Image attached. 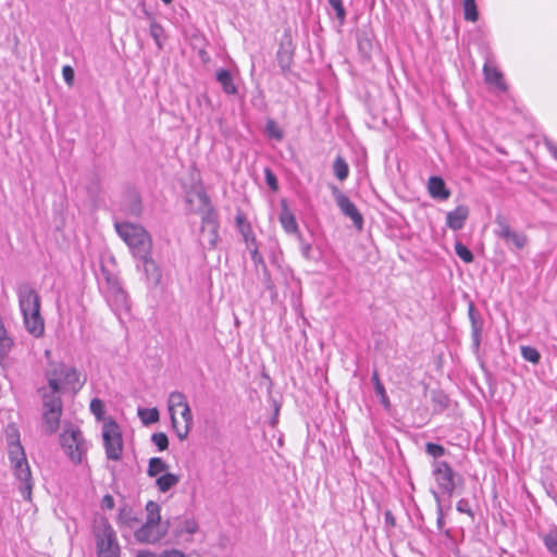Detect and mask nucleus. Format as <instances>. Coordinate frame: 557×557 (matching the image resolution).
I'll return each mask as SVG.
<instances>
[{
  "label": "nucleus",
  "mask_w": 557,
  "mask_h": 557,
  "mask_svg": "<svg viewBox=\"0 0 557 557\" xmlns=\"http://www.w3.org/2000/svg\"><path fill=\"white\" fill-rule=\"evenodd\" d=\"M137 414L145 425L157 423L160 419L158 408H138Z\"/></svg>",
  "instance_id": "nucleus-26"
},
{
  "label": "nucleus",
  "mask_w": 557,
  "mask_h": 557,
  "mask_svg": "<svg viewBox=\"0 0 557 557\" xmlns=\"http://www.w3.org/2000/svg\"><path fill=\"white\" fill-rule=\"evenodd\" d=\"M330 5L335 10L337 18L343 21L345 18L346 12L343 5L342 0H327Z\"/></svg>",
  "instance_id": "nucleus-40"
},
{
  "label": "nucleus",
  "mask_w": 557,
  "mask_h": 557,
  "mask_svg": "<svg viewBox=\"0 0 557 557\" xmlns=\"http://www.w3.org/2000/svg\"><path fill=\"white\" fill-rule=\"evenodd\" d=\"M331 189L332 195L336 201V205L342 211V213L349 218L358 230H361L363 225V218L362 214L357 209V207L336 186H332Z\"/></svg>",
  "instance_id": "nucleus-13"
},
{
  "label": "nucleus",
  "mask_w": 557,
  "mask_h": 557,
  "mask_svg": "<svg viewBox=\"0 0 557 557\" xmlns=\"http://www.w3.org/2000/svg\"><path fill=\"white\" fill-rule=\"evenodd\" d=\"M521 355L524 360H527L533 364H537L541 359V355H540L539 350L531 346H521Z\"/></svg>",
  "instance_id": "nucleus-33"
},
{
  "label": "nucleus",
  "mask_w": 557,
  "mask_h": 557,
  "mask_svg": "<svg viewBox=\"0 0 557 557\" xmlns=\"http://www.w3.org/2000/svg\"><path fill=\"white\" fill-rule=\"evenodd\" d=\"M90 411L96 417L97 420H104V404L99 398H94L90 401Z\"/></svg>",
  "instance_id": "nucleus-35"
},
{
  "label": "nucleus",
  "mask_w": 557,
  "mask_h": 557,
  "mask_svg": "<svg viewBox=\"0 0 557 557\" xmlns=\"http://www.w3.org/2000/svg\"><path fill=\"white\" fill-rule=\"evenodd\" d=\"M469 216V208L465 205L458 206L446 215V225L453 231H459L463 227Z\"/></svg>",
  "instance_id": "nucleus-18"
},
{
  "label": "nucleus",
  "mask_w": 557,
  "mask_h": 557,
  "mask_svg": "<svg viewBox=\"0 0 557 557\" xmlns=\"http://www.w3.org/2000/svg\"><path fill=\"white\" fill-rule=\"evenodd\" d=\"M4 334H8V332H7V329L4 326L2 319L0 318V336H3Z\"/></svg>",
  "instance_id": "nucleus-50"
},
{
  "label": "nucleus",
  "mask_w": 557,
  "mask_h": 557,
  "mask_svg": "<svg viewBox=\"0 0 557 557\" xmlns=\"http://www.w3.org/2000/svg\"><path fill=\"white\" fill-rule=\"evenodd\" d=\"M42 398V429L51 435L57 432L62 414L61 396L40 388Z\"/></svg>",
  "instance_id": "nucleus-10"
},
{
  "label": "nucleus",
  "mask_w": 557,
  "mask_h": 557,
  "mask_svg": "<svg viewBox=\"0 0 557 557\" xmlns=\"http://www.w3.org/2000/svg\"><path fill=\"white\" fill-rule=\"evenodd\" d=\"M169 469V465L159 457L149 459L147 474L150 478H158Z\"/></svg>",
  "instance_id": "nucleus-25"
},
{
  "label": "nucleus",
  "mask_w": 557,
  "mask_h": 557,
  "mask_svg": "<svg viewBox=\"0 0 557 557\" xmlns=\"http://www.w3.org/2000/svg\"><path fill=\"white\" fill-rule=\"evenodd\" d=\"M371 381L373 382L376 395L380 397L381 404L384 408L388 409L391 406L384 385L382 384L377 371L372 373Z\"/></svg>",
  "instance_id": "nucleus-27"
},
{
  "label": "nucleus",
  "mask_w": 557,
  "mask_h": 557,
  "mask_svg": "<svg viewBox=\"0 0 557 557\" xmlns=\"http://www.w3.org/2000/svg\"><path fill=\"white\" fill-rule=\"evenodd\" d=\"M141 264H137L145 275L146 283L149 287H158L162 281V271L159 264L153 260L152 253L138 259Z\"/></svg>",
  "instance_id": "nucleus-17"
},
{
  "label": "nucleus",
  "mask_w": 557,
  "mask_h": 557,
  "mask_svg": "<svg viewBox=\"0 0 557 557\" xmlns=\"http://www.w3.org/2000/svg\"><path fill=\"white\" fill-rule=\"evenodd\" d=\"M433 474L442 492L451 495L456 483L455 473L449 465L445 461H434Z\"/></svg>",
  "instance_id": "nucleus-15"
},
{
  "label": "nucleus",
  "mask_w": 557,
  "mask_h": 557,
  "mask_svg": "<svg viewBox=\"0 0 557 557\" xmlns=\"http://www.w3.org/2000/svg\"><path fill=\"white\" fill-rule=\"evenodd\" d=\"M136 557H157V554L149 550H139L136 554Z\"/></svg>",
  "instance_id": "nucleus-48"
},
{
  "label": "nucleus",
  "mask_w": 557,
  "mask_h": 557,
  "mask_svg": "<svg viewBox=\"0 0 557 557\" xmlns=\"http://www.w3.org/2000/svg\"><path fill=\"white\" fill-rule=\"evenodd\" d=\"M469 314H470V318L472 320V329H473L474 341L478 344L479 343V336H480V327L476 325V323L474 321V318H473V314H472V306H470Z\"/></svg>",
  "instance_id": "nucleus-47"
},
{
  "label": "nucleus",
  "mask_w": 557,
  "mask_h": 557,
  "mask_svg": "<svg viewBox=\"0 0 557 557\" xmlns=\"http://www.w3.org/2000/svg\"><path fill=\"white\" fill-rule=\"evenodd\" d=\"M165 4H170L172 0H162Z\"/></svg>",
  "instance_id": "nucleus-52"
},
{
  "label": "nucleus",
  "mask_w": 557,
  "mask_h": 557,
  "mask_svg": "<svg viewBox=\"0 0 557 557\" xmlns=\"http://www.w3.org/2000/svg\"><path fill=\"white\" fill-rule=\"evenodd\" d=\"M333 171H334L335 176L339 181H345L349 175V166H348L347 162L342 157H337L335 159L334 164H333Z\"/></svg>",
  "instance_id": "nucleus-29"
},
{
  "label": "nucleus",
  "mask_w": 557,
  "mask_h": 557,
  "mask_svg": "<svg viewBox=\"0 0 557 557\" xmlns=\"http://www.w3.org/2000/svg\"><path fill=\"white\" fill-rule=\"evenodd\" d=\"M543 542L549 553L557 556V528H552L543 536Z\"/></svg>",
  "instance_id": "nucleus-32"
},
{
  "label": "nucleus",
  "mask_w": 557,
  "mask_h": 557,
  "mask_svg": "<svg viewBox=\"0 0 557 557\" xmlns=\"http://www.w3.org/2000/svg\"><path fill=\"white\" fill-rule=\"evenodd\" d=\"M267 133L270 137L281 140L283 133L273 120H269L267 123Z\"/></svg>",
  "instance_id": "nucleus-37"
},
{
  "label": "nucleus",
  "mask_w": 557,
  "mask_h": 557,
  "mask_svg": "<svg viewBox=\"0 0 557 557\" xmlns=\"http://www.w3.org/2000/svg\"><path fill=\"white\" fill-rule=\"evenodd\" d=\"M97 557H120L121 548L116 533L106 518H98L92 524Z\"/></svg>",
  "instance_id": "nucleus-7"
},
{
  "label": "nucleus",
  "mask_w": 557,
  "mask_h": 557,
  "mask_svg": "<svg viewBox=\"0 0 557 557\" xmlns=\"http://www.w3.org/2000/svg\"><path fill=\"white\" fill-rule=\"evenodd\" d=\"M280 222L288 234H297L298 233V224L296 222L295 215L288 209L287 205L283 202V208L280 214Z\"/></svg>",
  "instance_id": "nucleus-22"
},
{
  "label": "nucleus",
  "mask_w": 557,
  "mask_h": 557,
  "mask_svg": "<svg viewBox=\"0 0 557 557\" xmlns=\"http://www.w3.org/2000/svg\"><path fill=\"white\" fill-rule=\"evenodd\" d=\"M48 386L42 389L61 396L63 388H70L77 392L82 388L84 382L75 368L67 367L64 363H53L46 372Z\"/></svg>",
  "instance_id": "nucleus-5"
},
{
  "label": "nucleus",
  "mask_w": 557,
  "mask_h": 557,
  "mask_svg": "<svg viewBox=\"0 0 557 557\" xmlns=\"http://www.w3.org/2000/svg\"><path fill=\"white\" fill-rule=\"evenodd\" d=\"M13 339L8 334L0 336V366L4 364V361L13 347Z\"/></svg>",
  "instance_id": "nucleus-31"
},
{
  "label": "nucleus",
  "mask_w": 557,
  "mask_h": 557,
  "mask_svg": "<svg viewBox=\"0 0 557 557\" xmlns=\"http://www.w3.org/2000/svg\"><path fill=\"white\" fill-rule=\"evenodd\" d=\"M425 450L430 456L434 458L442 457L445 454V448L442 445L434 443H428L425 445Z\"/></svg>",
  "instance_id": "nucleus-38"
},
{
  "label": "nucleus",
  "mask_w": 557,
  "mask_h": 557,
  "mask_svg": "<svg viewBox=\"0 0 557 557\" xmlns=\"http://www.w3.org/2000/svg\"><path fill=\"white\" fill-rule=\"evenodd\" d=\"M180 482V476L174 473H163L158 476L156 480V485L158 490L162 493H166L172 487L176 486Z\"/></svg>",
  "instance_id": "nucleus-23"
},
{
  "label": "nucleus",
  "mask_w": 557,
  "mask_h": 557,
  "mask_svg": "<svg viewBox=\"0 0 557 557\" xmlns=\"http://www.w3.org/2000/svg\"><path fill=\"white\" fill-rule=\"evenodd\" d=\"M18 307L23 317L25 330L35 338L45 334V319L41 315V299L39 294L27 283L16 288Z\"/></svg>",
  "instance_id": "nucleus-1"
},
{
  "label": "nucleus",
  "mask_w": 557,
  "mask_h": 557,
  "mask_svg": "<svg viewBox=\"0 0 557 557\" xmlns=\"http://www.w3.org/2000/svg\"><path fill=\"white\" fill-rule=\"evenodd\" d=\"M151 442L158 447L160 451L165 450L169 447V438L163 432L152 434Z\"/></svg>",
  "instance_id": "nucleus-36"
},
{
  "label": "nucleus",
  "mask_w": 557,
  "mask_h": 557,
  "mask_svg": "<svg viewBox=\"0 0 557 557\" xmlns=\"http://www.w3.org/2000/svg\"><path fill=\"white\" fill-rule=\"evenodd\" d=\"M102 275L106 284L102 286L104 297L108 305L121 317L123 313H128L131 310V302L127 293L122 288L116 276L102 269Z\"/></svg>",
  "instance_id": "nucleus-8"
},
{
  "label": "nucleus",
  "mask_w": 557,
  "mask_h": 557,
  "mask_svg": "<svg viewBox=\"0 0 557 557\" xmlns=\"http://www.w3.org/2000/svg\"><path fill=\"white\" fill-rule=\"evenodd\" d=\"M196 197L202 207V225L199 234V243L205 249H214L219 240L218 215L211 206L210 198L203 190L196 193Z\"/></svg>",
  "instance_id": "nucleus-6"
},
{
  "label": "nucleus",
  "mask_w": 557,
  "mask_h": 557,
  "mask_svg": "<svg viewBox=\"0 0 557 557\" xmlns=\"http://www.w3.org/2000/svg\"><path fill=\"white\" fill-rule=\"evenodd\" d=\"M101 507L103 509H113L114 507V499L113 497L110 495V494H107L103 496L102 500H101Z\"/></svg>",
  "instance_id": "nucleus-46"
},
{
  "label": "nucleus",
  "mask_w": 557,
  "mask_h": 557,
  "mask_svg": "<svg viewBox=\"0 0 557 557\" xmlns=\"http://www.w3.org/2000/svg\"><path fill=\"white\" fill-rule=\"evenodd\" d=\"M101 434L107 458L120 460L123 454V437L121 428L113 418L103 420Z\"/></svg>",
  "instance_id": "nucleus-11"
},
{
  "label": "nucleus",
  "mask_w": 557,
  "mask_h": 557,
  "mask_svg": "<svg viewBox=\"0 0 557 557\" xmlns=\"http://www.w3.org/2000/svg\"><path fill=\"white\" fill-rule=\"evenodd\" d=\"M428 191L430 196L437 200H446L450 196L449 189L440 176H431L428 182Z\"/></svg>",
  "instance_id": "nucleus-21"
},
{
  "label": "nucleus",
  "mask_w": 557,
  "mask_h": 557,
  "mask_svg": "<svg viewBox=\"0 0 557 557\" xmlns=\"http://www.w3.org/2000/svg\"><path fill=\"white\" fill-rule=\"evenodd\" d=\"M216 81L222 86L223 91L227 95H234L237 92V88L234 85L233 77L227 70L218 71Z\"/></svg>",
  "instance_id": "nucleus-24"
},
{
  "label": "nucleus",
  "mask_w": 557,
  "mask_h": 557,
  "mask_svg": "<svg viewBox=\"0 0 557 557\" xmlns=\"http://www.w3.org/2000/svg\"><path fill=\"white\" fill-rule=\"evenodd\" d=\"M115 230L128 246L134 258L139 259L152 253L151 236L143 226L127 222H116Z\"/></svg>",
  "instance_id": "nucleus-4"
},
{
  "label": "nucleus",
  "mask_w": 557,
  "mask_h": 557,
  "mask_svg": "<svg viewBox=\"0 0 557 557\" xmlns=\"http://www.w3.org/2000/svg\"><path fill=\"white\" fill-rule=\"evenodd\" d=\"M483 73L486 83L493 85L496 89L500 91L507 90V85L504 81L503 73L491 62H485L483 66Z\"/></svg>",
  "instance_id": "nucleus-20"
},
{
  "label": "nucleus",
  "mask_w": 557,
  "mask_h": 557,
  "mask_svg": "<svg viewBox=\"0 0 557 557\" xmlns=\"http://www.w3.org/2000/svg\"><path fill=\"white\" fill-rule=\"evenodd\" d=\"M265 181L272 190L277 189V180L273 172L269 169L265 170Z\"/></svg>",
  "instance_id": "nucleus-43"
},
{
  "label": "nucleus",
  "mask_w": 557,
  "mask_h": 557,
  "mask_svg": "<svg viewBox=\"0 0 557 557\" xmlns=\"http://www.w3.org/2000/svg\"><path fill=\"white\" fill-rule=\"evenodd\" d=\"M299 243H300V251L305 259L311 260L312 259V246L310 243H307L304 240L301 235L298 236Z\"/></svg>",
  "instance_id": "nucleus-39"
},
{
  "label": "nucleus",
  "mask_w": 557,
  "mask_h": 557,
  "mask_svg": "<svg viewBox=\"0 0 557 557\" xmlns=\"http://www.w3.org/2000/svg\"><path fill=\"white\" fill-rule=\"evenodd\" d=\"M157 557H186L185 554L178 549H168L157 555Z\"/></svg>",
  "instance_id": "nucleus-45"
},
{
  "label": "nucleus",
  "mask_w": 557,
  "mask_h": 557,
  "mask_svg": "<svg viewBox=\"0 0 557 557\" xmlns=\"http://www.w3.org/2000/svg\"><path fill=\"white\" fill-rule=\"evenodd\" d=\"M386 521H389L392 524L394 523V519L389 512L386 513Z\"/></svg>",
  "instance_id": "nucleus-51"
},
{
  "label": "nucleus",
  "mask_w": 557,
  "mask_h": 557,
  "mask_svg": "<svg viewBox=\"0 0 557 557\" xmlns=\"http://www.w3.org/2000/svg\"><path fill=\"white\" fill-rule=\"evenodd\" d=\"M235 220H236L237 228H238L239 233L242 234L248 249H250L252 251V253L256 255L257 253V247L255 245L256 239H255V235H253L250 223L247 221V219L245 218V215L243 213H238L236 215Z\"/></svg>",
  "instance_id": "nucleus-19"
},
{
  "label": "nucleus",
  "mask_w": 557,
  "mask_h": 557,
  "mask_svg": "<svg viewBox=\"0 0 557 557\" xmlns=\"http://www.w3.org/2000/svg\"><path fill=\"white\" fill-rule=\"evenodd\" d=\"M456 509L459 512H461V513H467L470 517H473V512H472L471 506H470V504H469V502L467 499H460L457 503Z\"/></svg>",
  "instance_id": "nucleus-42"
},
{
  "label": "nucleus",
  "mask_w": 557,
  "mask_h": 557,
  "mask_svg": "<svg viewBox=\"0 0 557 557\" xmlns=\"http://www.w3.org/2000/svg\"><path fill=\"white\" fill-rule=\"evenodd\" d=\"M161 32H162L161 26H159L156 23H151V25H150V35L154 38V40H156V42H157V45L159 47L161 46V44L159 41V36H160Z\"/></svg>",
  "instance_id": "nucleus-44"
},
{
  "label": "nucleus",
  "mask_w": 557,
  "mask_h": 557,
  "mask_svg": "<svg viewBox=\"0 0 557 557\" xmlns=\"http://www.w3.org/2000/svg\"><path fill=\"white\" fill-rule=\"evenodd\" d=\"M161 507L156 502H148L146 504V521L148 522H159L161 523Z\"/></svg>",
  "instance_id": "nucleus-28"
},
{
  "label": "nucleus",
  "mask_w": 557,
  "mask_h": 557,
  "mask_svg": "<svg viewBox=\"0 0 557 557\" xmlns=\"http://www.w3.org/2000/svg\"><path fill=\"white\" fill-rule=\"evenodd\" d=\"M7 437L10 468L18 482L17 487L22 496L24 499L30 500L34 482L25 450L20 443L18 432L12 429L8 432Z\"/></svg>",
  "instance_id": "nucleus-2"
},
{
  "label": "nucleus",
  "mask_w": 557,
  "mask_h": 557,
  "mask_svg": "<svg viewBox=\"0 0 557 557\" xmlns=\"http://www.w3.org/2000/svg\"><path fill=\"white\" fill-rule=\"evenodd\" d=\"M465 20L470 22H476L479 18V12L476 9L475 0H462Z\"/></svg>",
  "instance_id": "nucleus-30"
},
{
  "label": "nucleus",
  "mask_w": 557,
  "mask_h": 557,
  "mask_svg": "<svg viewBox=\"0 0 557 557\" xmlns=\"http://www.w3.org/2000/svg\"><path fill=\"white\" fill-rule=\"evenodd\" d=\"M168 527L178 542H190L191 536L198 531V523L190 517H177L168 521Z\"/></svg>",
  "instance_id": "nucleus-14"
},
{
  "label": "nucleus",
  "mask_w": 557,
  "mask_h": 557,
  "mask_svg": "<svg viewBox=\"0 0 557 557\" xmlns=\"http://www.w3.org/2000/svg\"><path fill=\"white\" fill-rule=\"evenodd\" d=\"M168 411L176 436L181 441L186 440L194 423L193 412L187 397L182 392H171L168 397Z\"/></svg>",
  "instance_id": "nucleus-3"
},
{
  "label": "nucleus",
  "mask_w": 557,
  "mask_h": 557,
  "mask_svg": "<svg viewBox=\"0 0 557 557\" xmlns=\"http://www.w3.org/2000/svg\"><path fill=\"white\" fill-rule=\"evenodd\" d=\"M547 146L552 154L557 159V146L554 144H548Z\"/></svg>",
  "instance_id": "nucleus-49"
},
{
  "label": "nucleus",
  "mask_w": 557,
  "mask_h": 557,
  "mask_svg": "<svg viewBox=\"0 0 557 557\" xmlns=\"http://www.w3.org/2000/svg\"><path fill=\"white\" fill-rule=\"evenodd\" d=\"M62 75H63V78H64V82L69 85V86H73L74 84V70L72 69V66L70 65H64L62 67Z\"/></svg>",
  "instance_id": "nucleus-41"
},
{
  "label": "nucleus",
  "mask_w": 557,
  "mask_h": 557,
  "mask_svg": "<svg viewBox=\"0 0 557 557\" xmlns=\"http://www.w3.org/2000/svg\"><path fill=\"white\" fill-rule=\"evenodd\" d=\"M60 443L64 453L74 463H81L89 448L82 431L74 425L64 426L60 435Z\"/></svg>",
  "instance_id": "nucleus-9"
},
{
  "label": "nucleus",
  "mask_w": 557,
  "mask_h": 557,
  "mask_svg": "<svg viewBox=\"0 0 557 557\" xmlns=\"http://www.w3.org/2000/svg\"><path fill=\"white\" fill-rule=\"evenodd\" d=\"M496 228L495 235L502 238L507 245H512L517 249H522L527 244L524 234L511 230L507 220L503 215H497L495 219Z\"/></svg>",
  "instance_id": "nucleus-12"
},
{
  "label": "nucleus",
  "mask_w": 557,
  "mask_h": 557,
  "mask_svg": "<svg viewBox=\"0 0 557 557\" xmlns=\"http://www.w3.org/2000/svg\"><path fill=\"white\" fill-rule=\"evenodd\" d=\"M168 524L163 525L159 522L145 523L135 531L134 536L140 543L154 544L164 537L166 534Z\"/></svg>",
  "instance_id": "nucleus-16"
},
{
  "label": "nucleus",
  "mask_w": 557,
  "mask_h": 557,
  "mask_svg": "<svg viewBox=\"0 0 557 557\" xmlns=\"http://www.w3.org/2000/svg\"><path fill=\"white\" fill-rule=\"evenodd\" d=\"M455 252L466 263L473 261V253L460 242L455 244Z\"/></svg>",
  "instance_id": "nucleus-34"
}]
</instances>
